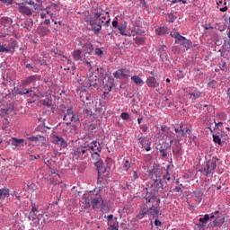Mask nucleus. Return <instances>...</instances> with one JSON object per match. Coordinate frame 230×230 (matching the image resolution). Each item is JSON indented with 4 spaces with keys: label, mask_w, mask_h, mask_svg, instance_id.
Listing matches in <instances>:
<instances>
[{
    "label": "nucleus",
    "mask_w": 230,
    "mask_h": 230,
    "mask_svg": "<svg viewBox=\"0 0 230 230\" xmlns=\"http://www.w3.org/2000/svg\"><path fill=\"white\" fill-rule=\"evenodd\" d=\"M168 17H169V22H175V19H177V17H175L173 13H169Z\"/></svg>",
    "instance_id": "603ef678"
},
{
    "label": "nucleus",
    "mask_w": 230,
    "mask_h": 230,
    "mask_svg": "<svg viewBox=\"0 0 230 230\" xmlns=\"http://www.w3.org/2000/svg\"><path fill=\"white\" fill-rule=\"evenodd\" d=\"M146 85L148 87H151L153 89H155V87H159V82H157V79H155V76H149L146 81Z\"/></svg>",
    "instance_id": "dca6fc26"
},
{
    "label": "nucleus",
    "mask_w": 230,
    "mask_h": 230,
    "mask_svg": "<svg viewBox=\"0 0 230 230\" xmlns=\"http://www.w3.org/2000/svg\"><path fill=\"white\" fill-rule=\"evenodd\" d=\"M217 83L215 80H212L208 83V86L211 87L212 89H217Z\"/></svg>",
    "instance_id": "49530a36"
},
{
    "label": "nucleus",
    "mask_w": 230,
    "mask_h": 230,
    "mask_svg": "<svg viewBox=\"0 0 230 230\" xmlns=\"http://www.w3.org/2000/svg\"><path fill=\"white\" fill-rule=\"evenodd\" d=\"M13 105L12 103L7 104L4 108H0V114H12L13 112Z\"/></svg>",
    "instance_id": "aec40b11"
},
{
    "label": "nucleus",
    "mask_w": 230,
    "mask_h": 230,
    "mask_svg": "<svg viewBox=\"0 0 230 230\" xmlns=\"http://www.w3.org/2000/svg\"><path fill=\"white\" fill-rule=\"evenodd\" d=\"M183 91L186 94L190 95L189 98L191 102H195V100H199L202 96V92L199 91L196 87H187Z\"/></svg>",
    "instance_id": "423d86ee"
},
{
    "label": "nucleus",
    "mask_w": 230,
    "mask_h": 230,
    "mask_svg": "<svg viewBox=\"0 0 230 230\" xmlns=\"http://www.w3.org/2000/svg\"><path fill=\"white\" fill-rule=\"evenodd\" d=\"M51 173L54 175H58V177H60V175H58V171L57 169H51Z\"/></svg>",
    "instance_id": "774afa93"
},
{
    "label": "nucleus",
    "mask_w": 230,
    "mask_h": 230,
    "mask_svg": "<svg viewBox=\"0 0 230 230\" xmlns=\"http://www.w3.org/2000/svg\"><path fill=\"white\" fill-rule=\"evenodd\" d=\"M222 224H224V217L221 219L218 217H216V219L214 220V225L222 226Z\"/></svg>",
    "instance_id": "a18cd8bd"
},
{
    "label": "nucleus",
    "mask_w": 230,
    "mask_h": 230,
    "mask_svg": "<svg viewBox=\"0 0 230 230\" xmlns=\"http://www.w3.org/2000/svg\"><path fill=\"white\" fill-rule=\"evenodd\" d=\"M8 195H10V190L6 188L0 189V199H5Z\"/></svg>",
    "instance_id": "7c9ffc66"
},
{
    "label": "nucleus",
    "mask_w": 230,
    "mask_h": 230,
    "mask_svg": "<svg viewBox=\"0 0 230 230\" xmlns=\"http://www.w3.org/2000/svg\"><path fill=\"white\" fill-rule=\"evenodd\" d=\"M48 15H49V17L53 19V13H51V12H49V10H47L46 13H40V14L41 19H46Z\"/></svg>",
    "instance_id": "e433bc0d"
},
{
    "label": "nucleus",
    "mask_w": 230,
    "mask_h": 230,
    "mask_svg": "<svg viewBox=\"0 0 230 230\" xmlns=\"http://www.w3.org/2000/svg\"><path fill=\"white\" fill-rule=\"evenodd\" d=\"M53 143H55V145H58V146H62L63 148H66V146H67V143L66 142V140H64V138H62V137H58V136H53Z\"/></svg>",
    "instance_id": "f3484780"
},
{
    "label": "nucleus",
    "mask_w": 230,
    "mask_h": 230,
    "mask_svg": "<svg viewBox=\"0 0 230 230\" xmlns=\"http://www.w3.org/2000/svg\"><path fill=\"white\" fill-rule=\"evenodd\" d=\"M214 143H217V145H222V139L218 135H213Z\"/></svg>",
    "instance_id": "79ce46f5"
},
{
    "label": "nucleus",
    "mask_w": 230,
    "mask_h": 230,
    "mask_svg": "<svg viewBox=\"0 0 230 230\" xmlns=\"http://www.w3.org/2000/svg\"><path fill=\"white\" fill-rule=\"evenodd\" d=\"M85 22L90 24L92 31H93L95 33H100V31H102V26L105 22L101 18L90 16L85 19Z\"/></svg>",
    "instance_id": "7ed1b4c3"
},
{
    "label": "nucleus",
    "mask_w": 230,
    "mask_h": 230,
    "mask_svg": "<svg viewBox=\"0 0 230 230\" xmlns=\"http://www.w3.org/2000/svg\"><path fill=\"white\" fill-rule=\"evenodd\" d=\"M63 119L64 121H66V126L69 127L71 123H78V121H80V117L78 114L75 113L73 108H68Z\"/></svg>",
    "instance_id": "39448f33"
},
{
    "label": "nucleus",
    "mask_w": 230,
    "mask_h": 230,
    "mask_svg": "<svg viewBox=\"0 0 230 230\" xmlns=\"http://www.w3.org/2000/svg\"><path fill=\"white\" fill-rule=\"evenodd\" d=\"M25 145H28L25 139L22 138H17V137H12L9 140V145H12V146H14L13 148H19V146H24Z\"/></svg>",
    "instance_id": "f8f14e48"
},
{
    "label": "nucleus",
    "mask_w": 230,
    "mask_h": 230,
    "mask_svg": "<svg viewBox=\"0 0 230 230\" xmlns=\"http://www.w3.org/2000/svg\"><path fill=\"white\" fill-rule=\"evenodd\" d=\"M95 55H97L98 57H103V50H102V49H96Z\"/></svg>",
    "instance_id": "864d4df0"
},
{
    "label": "nucleus",
    "mask_w": 230,
    "mask_h": 230,
    "mask_svg": "<svg viewBox=\"0 0 230 230\" xmlns=\"http://www.w3.org/2000/svg\"><path fill=\"white\" fill-rule=\"evenodd\" d=\"M118 30L120 31V35H123L124 37H136V35H139L141 33V30H139V27H137L131 31L130 34H127V25L126 24H120L118 26Z\"/></svg>",
    "instance_id": "6e6552de"
},
{
    "label": "nucleus",
    "mask_w": 230,
    "mask_h": 230,
    "mask_svg": "<svg viewBox=\"0 0 230 230\" xmlns=\"http://www.w3.org/2000/svg\"><path fill=\"white\" fill-rule=\"evenodd\" d=\"M92 194H84L79 201L83 209H89L91 208Z\"/></svg>",
    "instance_id": "9d476101"
},
{
    "label": "nucleus",
    "mask_w": 230,
    "mask_h": 230,
    "mask_svg": "<svg viewBox=\"0 0 230 230\" xmlns=\"http://www.w3.org/2000/svg\"><path fill=\"white\" fill-rule=\"evenodd\" d=\"M131 80L133 82H135V84L137 85H143V84H145V82L143 81V79L141 77H139V75H133V76H131Z\"/></svg>",
    "instance_id": "c85d7f7f"
},
{
    "label": "nucleus",
    "mask_w": 230,
    "mask_h": 230,
    "mask_svg": "<svg viewBox=\"0 0 230 230\" xmlns=\"http://www.w3.org/2000/svg\"><path fill=\"white\" fill-rule=\"evenodd\" d=\"M87 84L90 87H96L98 85V79L96 75H91L87 79Z\"/></svg>",
    "instance_id": "5701e85b"
},
{
    "label": "nucleus",
    "mask_w": 230,
    "mask_h": 230,
    "mask_svg": "<svg viewBox=\"0 0 230 230\" xmlns=\"http://www.w3.org/2000/svg\"><path fill=\"white\" fill-rule=\"evenodd\" d=\"M99 153H100V152L90 153L91 155H92L93 161L97 162V161L102 160V158H100V154H99Z\"/></svg>",
    "instance_id": "4c0bfd02"
},
{
    "label": "nucleus",
    "mask_w": 230,
    "mask_h": 230,
    "mask_svg": "<svg viewBox=\"0 0 230 230\" xmlns=\"http://www.w3.org/2000/svg\"><path fill=\"white\" fill-rule=\"evenodd\" d=\"M135 40L137 44H141V45L145 44V38L143 37L137 36Z\"/></svg>",
    "instance_id": "de8ad7c7"
},
{
    "label": "nucleus",
    "mask_w": 230,
    "mask_h": 230,
    "mask_svg": "<svg viewBox=\"0 0 230 230\" xmlns=\"http://www.w3.org/2000/svg\"><path fill=\"white\" fill-rule=\"evenodd\" d=\"M146 200V204H148L150 207L149 210V217H153L154 218H159V213L161 211V208L154 207V202L157 199L155 194L154 192H146V196L144 197Z\"/></svg>",
    "instance_id": "f257e3e1"
},
{
    "label": "nucleus",
    "mask_w": 230,
    "mask_h": 230,
    "mask_svg": "<svg viewBox=\"0 0 230 230\" xmlns=\"http://www.w3.org/2000/svg\"><path fill=\"white\" fill-rule=\"evenodd\" d=\"M146 215H149V210L144 207L139 210V213L137 215V218H145Z\"/></svg>",
    "instance_id": "393cba45"
},
{
    "label": "nucleus",
    "mask_w": 230,
    "mask_h": 230,
    "mask_svg": "<svg viewBox=\"0 0 230 230\" xmlns=\"http://www.w3.org/2000/svg\"><path fill=\"white\" fill-rule=\"evenodd\" d=\"M36 80L37 75H30L23 81V84H33V82H35Z\"/></svg>",
    "instance_id": "c9c22d12"
},
{
    "label": "nucleus",
    "mask_w": 230,
    "mask_h": 230,
    "mask_svg": "<svg viewBox=\"0 0 230 230\" xmlns=\"http://www.w3.org/2000/svg\"><path fill=\"white\" fill-rule=\"evenodd\" d=\"M86 150L88 151V154L102 152V146L100 145V142L93 141L86 145Z\"/></svg>",
    "instance_id": "9b49d317"
},
{
    "label": "nucleus",
    "mask_w": 230,
    "mask_h": 230,
    "mask_svg": "<svg viewBox=\"0 0 230 230\" xmlns=\"http://www.w3.org/2000/svg\"><path fill=\"white\" fill-rule=\"evenodd\" d=\"M160 153L162 154V155L164 156V157H167V154H166V150L165 149H160Z\"/></svg>",
    "instance_id": "0e129e2a"
},
{
    "label": "nucleus",
    "mask_w": 230,
    "mask_h": 230,
    "mask_svg": "<svg viewBox=\"0 0 230 230\" xmlns=\"http://www.w3.org/2000/svg\"><path fill=\"white\" fill-rule=\"evenodd\" d=\"M171 36L173 37L174 39H176V40H186V38L183 37L182 35H180L179 32H172L171 33Z\"/></svg>",
    "instance_id": "473e14b6"
},
{
    "label": "nucleus",
    "mask_w": 230,
    "mask_h": 230,
    "mask_svg": "<svg viewBox=\"0 0 230 230\" xmlns=\"http://www.w3.org/2000/svg\"><path fill=\"white\" fill-rule=\"evenodd\" d=\"M26 0H22V4L18 6V12L20 13H22V15H27V17H31L33 15V11H31V8L26 6L25 4Z\"/></svg>",
    "instance_id": "1a4fd4ad"
},
{
    "label": "nucleus",
    "mask_w": 230,
    "mask_h": 230,
    "mask_svg": "<svg viewBox=\"0 0 230 230\" xmlns=\"http://www.w3.org/2000/svg\"><path fill=\"white\" fill-rule=\"evenodd\" d=\"M155 226H156V227H160V226H162L161 221L158 220V219H155Z\"/></svg>",
    "instance_id": "338daca9"
},
{
    "label": "nucleus",
    "mask_w": 230,
    "mask_h": 230,
    "mask_svg": "<svg viewBox=\"0 0 230 230\" xmlns=\"http://www.w3.org/2000/svg\"><path fill=\"white\" fill-rule=\"evenodd\" d=\"M83 51L84 53V57L87 55H93L94 52V48L93 47V43L91 42H86L83 46Z\"/></svg>",
    "instance_id": "4468645a"
},
{
    "label": "nucleus",
    "mask_w": 230,
    "mask_h": 230,
    "mask_svg": "<svg viewBox=\"0 0 230 230\" xmlns=\"http://www.w3.org/2000/svg\"><path fill=\"white\" fill-rule=\"evenodd\" d=\"M194 200L196 202H201L202 201V193L201 192L195 193Z\"/></svg>",
    "instance_id": "37998d69"
},
{
    "label": "nucleus",
    "mask_w": 230,
    "mask_h": 230,
    "mask_svg": "<svg viewBox=\"0 0 230 230\" xmlns=\"http://www.w3.org/2000/svg\"><path fill=\"white\" fill-rule=\"evenodd\" d=\"M10 49L7 48V45H0V53H9Z\"/></svg>",
    "instance_id": "ea45409f"
},
{
    "label": "nucleus",
    "mask_w": 230,
    "mask_h": 230,
    "mask_svg": "<svg viewBox=\"0 0 230 230\" xmlns=\"http://www.w3.org/2000/svg\"><path fill=\"white\" fill-rule=\"evenodd\" d=\"M89 155V152L87 151V146H75L72 150V157L73 159H85Z\"/></svg>",
    "instance_id": "20e7f679"
},
{
    "label": "nucleus",
    "mask_w": 230,
    "mask_h": 230,
    "mask_svg": "<svg viewBox=\"0 0 230 230\" xmlns=\"http://www.w3.org/2000/svg\"><path fill=\"white\" fill-rule=\"evenodd\" d=\"M152 177L155 181V186H156L155 191H159V190H163V183H161V177L157 178V172H154Z\"/></svg>",
    "instance_id": "a211bd4d"
},
{
    "label": "nucleus",
    "mask_w": 230,
    "mask_h": 230,
    "mask_svg": "<svg viewBox=\"0 0 230 230\" xmlns=\"http://www.w3.org/2000/svg\"><path fill=\"white\" fill-rule=\"evenodd\" d=\"M182 46L186 48V49H190V46H191V41L185 38V40H183Z\"/></svg>",
    "instance_id": "a19ab883"
},
{
    "label": "nucleus",
    "mask_w": 230,
    "mask_h": 230,
    "mask_svg": "<svg viewBox=\"0 0 230 230\" xmlns=\"http://www.w3.org/2000/svg\"><path fill=\"white\" fill-rule=\"evenodd\" d=\"M33 8L34 12L39 13V12H42V8L44 7L42 6V3L39 2L38 4H34Z\"/></svg>",
    "instance_id": "f704fd0d"
},
{
    "label": "nucleus",
    "mask_w": 230,
    "mask_h": 230,
    "mask_svg": "<svg viewBox=\"0 0 230 230\" xmlns=\"http://www.w3.org/2000/svg\"><path fill=\"white\" fill-rule=\"evenodd\" d=\"M102 200V195L96 194V196L93 198L92 194L91 205L93 206V209H96V208L98 207V204H100Z\"/></svg>",
    "instance_id": "6ab92c4d"
},
{
    "label": "nucleus",
    "mask_w": 230,
    "mask_h": 230,
    "mask_svg": "<svg viewBox=\"0 0 230 230\" xmlns=\"http://www.w3.org/2000/svg\"><path fill=\"white\" fill-rule=\"evenodd\" d=\"M2 22H4L5 26H12V24H13V20L10 17H3Z\"/></svg>",
    "instance_id": "2f4dec72"
},
{
    "label": "nucleus",
    "mask_w": 230,
    "mask_h": 230,
    "mask_svg": "<svg viewBox=\"0 0 230 230\" xmlns=\"http://www.w3.org/2000/svg\"><path fill=\"white\" fill-rule=\"evenodd\" d=\"M37 215L34 212H30L29 213V220H31V222H35L37 220Z\"/></svg>",
    "instance_id": "c03bdc74"
},
{
    "label": "nucleus",
    "mask_w": 230,
    "mask_h": 230,
    "mask_svg": "<svg viewBox=\"0 0 230 230\" xmlns=\"http://www.w3.org/2000/svg\"><path fill=\"white\" fill-rule=\"evenodd\" d=\"M176 3H182L183 4H186L185 0H172V4H175Z\"/></svg>",
    "instance_id": "13d9d810"
},
{
    "label": "nucleus",
    "mask_w": 230,
    "mask_h": 230,
    "mask_svg": "<svg viewBox=\"0 0 230 230\" xmlns=\"http://www.w3.org/2000/svg\"><path fill=\"white\" fill-rule=\"evenodd\" d=\"M131 165H130V159L126 158L123 160V164H122V169L125 170V172H128L130 170Z\"/></svg>",
    "instance_id": "cd10ccee"
},
{
    "label": "nucleus",
    "mask_w": 230,
    "mask_h": 230,
    "mask_svg": "<svg viewBox=\"0 0 230 230\" xmlns=\"http://www.w3.org/2000/svg\"><path fill=\"white\" fill-rule=\"evenodd\" d=\"M215 170H217V160L212 159L206 162L205 164L199 169V172L208 177V175H213L215 173Z\"/></svg>",
    "instance_id": "f03ea898"
},
{
    "label": "nucleus",
    "mask_w": 230,
    "mask_h": 230,
    "mask_svg": "<svg viewBox=\"0 0 230 230\" xmlns=\"http://www.w3.org/2000/svg\"><path fill=\"white\" fill-rule=\"evenodd\" d=\"M29 141H32V143H37V141H44V137L42 136H33V137H28Z\"/></svg>",
    "instance_id": "72a5a7b5"
},
{
    "label": "nucleus",
    "mask_w": 230,
    "mask_h": 230,
    "mask_svg": "<svg viewBox=\"0 0 230 230\" xmlns=\"http://www.w3.org/2000/svg\"><path fill=\"white\" fill-rule=\"evenodd\" d=\"M166 46L163 45L161 48H160V51L163 53L161 54V57H163V55L166 56Z\"/></svg>",
    "instance_id": "4d7b16f0"
},
{
    "label": "nucleus",
    "mask_w": 230,
    "mask_h": 230,
    "mask_svg": "<svg viewBox=\"0 0 230 230\" xmlns=\"http://www.w3.org/2000/svg\"><path fill=\"white\" fill-rule=\"evenodd\" d=\"M17 94H20L21 96H24V94H28V93H26V91H24V90H22V91L18 90Z\"/></svg>",
    "instance_id": "69168bd1"
},
{
    "label": "nucleus",
    "mask_w": 230,
    "mask_h": 230,
    "mask_svg": "<svg viewBox=\"0 0 230 230\" xmlns=\"http://www.w3.org/2000/svg\"><path fill=\"white\" fill-rule=\"evenodd\" d=\"M120 118L124 120L129 119H130V115H128V112H122L120 115Z\"/></svg>",
    "instance_id": "8fccbe9b"
},
{
    "label": "nucleus",
    "mask_w": 230,
    "mask_h": 230,
    "mask_svg": "<svg viewBox=\"0 0 230 230\" xmlns=\"http://www.w3.org/2000/svg\"><path fill=\"white\" fill-rule=\"evenodd\" d=\"M7 49H9V51H12V49L13 50L15 49V41H13V42L9 43L7 45Z\"/></svg>",
    "instance_id": "3c124183"
},
{
    "label": "nucleus",
    "mask_w": 230,
    "mask_h": 230,
    "mask_svg": "<svg viewBox=\"0 0 230 230\" xmlns=\"http://www.w3.org/2000/svg\"><path fill=\"white\" fill-rule=\"evenodd\" d=\"M113 76L115 78H127V76H130V70L120 68L113 73Z\"/></svg>",
    "instance_id": "ddd939ff"
},
{
    "label": "nucleus",
    "mask_w": 230,
    "mask_h": 230,
    "mask_svg": "<svg viewBox=\"0 0 230 230\" xmlns=\"http://www.w3.org/2000/svg\"><path fill=\"white\" fill-rule=\"evenodd\" d=\"M138 143L141 145L142 148H145L146 152H150L152 150V142L146 137H143V133L137 136Z\"/></svg>",
    "instance_id": "0eeeda50"
},
{
    "label": "nucleus",
    "mask_w": 230,
    "mask_h": 230,
    "mask_svg": "<svg viewBox=\"0 0 230 230\" xmlns=\"http://www.w3.org/2000/svg\"><path fill=\"white\" fill-rule=\"evenodd\" d=\"M172 178L170 177V173L168 172V171L166 172V175H164L163 177V181H170Z\"/></svg>",
    "instance_id": "6e6d98bb"
},
{
    "label": "nucleus",
    "mask_w": 230,
    "mask_h": 230,
    "mask_svg": "<svg viewBox=\"0 0 230 230\" xmlns=\"http://www.w3.org/2000/svg\"><path fill=\"white\" fill-rule=\"evenodd\" d=\"M110 230H119V223L118 222V217H114V222L108 223Z\"/></svg>",
    "instance_id": "b1692460"
},
{
    "label": "nucleus",
    "mask_w": 230,
    "mask_h": 230,
    "mask_svg": "<svg viewBox=\"0 0 230 230\" xmlns=\"http://www.w3.org/2000/svg\"><path fill=\"white\" fill-rule=\"evenodd\" d=\"M140 128L142 131L146 132V130H148V126H146V124H143L140 126Z\"/></svg>",
    "instance_id": "052dcab7"
},
{
    "label": "nucleus",
    "mask_w": 230,
    "mask_h": 230,
    "mask_svg": "<svg viewBox=\"0 0 230 230\" xmlns=\"http://www.w3.org/2000/svg\"><path fill=\"white\" fill-rule=\"evenodd\" d=\"M93 107V103L86 102V106L84 110V114H86V116H93V110L91 109Z\"/></svg>",
    "instance_id": "a878e982"
},
{
    "label": "nucleus",
    "mask_w": 230,
    "mask_h": 230,
    "mask_svg": "<svg viewBox=\"0 0 230 230\" xmlns=\"http://www.w3.org/2000/svg\"><path fill=\"white\" fill-rule=\"evenodd\" d=\"M208 220H209V215H205L204 217H200L199 218V222H201L202 224H206V222H208Z\"/></svg>",
    "instance_id": "09e8293b"
},
{
    "label": "nucleus",
    "mask_w": 230,
    "mask_h": 230,
    "mask_svg": "<svg viewBox=\"0 0 230 230\" xmlns=\"http://www.w3.org/2000/svg\"><path fill=\"white\" fill-rule=\"evenodd\" d=\"M30 159H31V161H35V160H37V159H40V155H38L37 156H35V155H31V156H30Z\"/></svg>",
    "instance_id": "680f3d73"
},
{
    "label": "nucleus",
    "mask_w": 230,
    "mask_h": 230,
    "mask_svg": "<svg viewBox=\"0 0 230 230\" xmlns=\"http://www.w3.org/2000/svg\"><path fill=\"white\" fill-rule=\"evenodd\" d=\"M108 224L114 222V215L111 214L107 217Z\"/></svg>",
    "instance_id": "5fc2aeb1"
},
{
    "label": "nucleus",
    "mask_w": 230,
    "mask_h": 230,
    "mask_svg": "<svg viewBox=\"0 0 230 230\" xmlns=\"http://www.w3.org/2000/svg\"><path fill=\"white\" fill-rule=\"evenodd\" d=\"M133 179H134V181H137V179H139V175L137 174V171L133 172Z\"/></svg>",
    "instance_id": "e2e57ef3"
},
{
    "label": "nucleus",
    "mask_w": 230,
    "mask_h": 230,
    "mask_svg": "<svg viewBox=\"0 0 230 230\" xmlns=\"http://www.w3.org/2000/svg\"><path fill=\"white\" fill-rule=\"evenodd\" d=\"M79 96L83 105H85V102H89V100H91V94L85 90H80Z\"/></svg>",
    "instance_id": "2eb2a0df"
},
{
    "label": "nucleus",
    "mask_w": 230,
    "mask_h": 230,
    "mask_svg": "<svg viewBox=\"0 0 230 230\" xmlns=\"http://www.w3.org/2000/svg\"><path fill=\"white\" fill-rule=\"evenodd\" d=\"M103 13H105V12L103 11V9H102V7L99 6L93 10L92 17H95V19H100V17H102V15H103Z\"/></svg>",
    "instance_id": "412c9836"
},
{
    "label": "nucleus",
    "mask_w": 230,
    "mask_h": 230,
    "mask_svg": "<svg viewBox=\"0 0 230 230\" xmlns=\"http://www.w3.org/2000/svg\"><path fill=\"white\" fill-rule=\"evenodd\" d=\"M31 213H39V208H37L33 204H31Z\"/></svg>",
    "instance_id": "bf43d9fd"
},
{
    "label": "nucleus",
    "mask_w": 230,
    "mask_h": 230,
    "mask_svg": "<svg viewBox=\"0 0 230 230\" xmlns=\"http://www.w3.org/2000/svg\"><path fill=\"white\" fill-rule=\"evenodd\" d=\"M72 57L74 60H75L76 62H78V60H82V50L80 49L75 50L72 54Z\"/></svg>",
    "instance_id": "bb28decb"
},
{
    "label": "nucleus",
    "mask_w": 230,
    "mask_h": 230,
    "mask_svg": "<svg viewBox=\"0 0 230 230\" xmlns=\"http://www.w3.org/2000/svg\"><path fill=\"white\" fill-rule=\"evenodd\" d=\"M156 35H166L168 33V27H160L155 30Z\"/></svg>",
    "instance_id": "c756f323"
},
{
    "label": "nucleus",
    "mask_w": 230,
    "mask_h": 230,
    "mask_svg": "<svg viewBox=\"0 0 230 230\" xmlns=\"http://www.w3.org/2000/svg\"><path fill=\"white\" fill-rule=\"evenodd\" d=\"M94 165L96 166L97 170H98V175H100V173H105V172H107V168L106 167L103 171V161L102 160H98L97 162H94Z\"/></svg>",
    "instance_id": "4be33fe9"
},
{
    "label": "nucleus",
    "mask_w": 230,
    "mask_h": 230,
    "mask_svg": "<svg viewBox=\"0 0 230 230\" xmlns=\"http://www.w3.org/2000/svg\"><path fill=\"white\" fill-rule=\"evenodd\" d=\"M30 93H31V97L35 96L36 98H39V94H37V93H35V88H31L30 90L25 91V93H27V94H30Z\"/></svg>",
    "instance_id": "58836bf2"
}]
</instances>
